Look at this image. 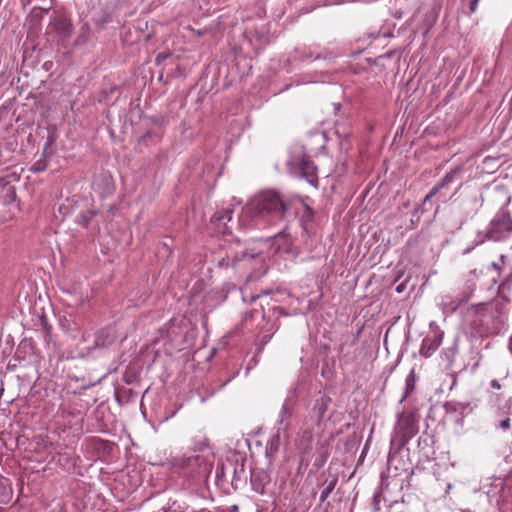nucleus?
<instances>
[{"instance_id":"nucleus-1","label":"nucleus","mask_w":512,"mask_h":512,"mask_svg":"<svg viewBox=\"0 0 512 512\" xmlns=\"http://www.w3.org/2000/svg\"><path fill=\"white\" fill-rule=\"evenodd\" d=\"M511 197L492 216L484 230L476 234L475 245L485 242L506 243L512 240V211L508 205Z\"/></svg>"},{"instance_id":"nucleus-2","label":"nucleus","mask_w":512,"mask_h":512,"mask_svg":"<svg viewBox=\"0 0 512 512\" xmlns=\"http://www.w3.org/2000/svg\"><path fill=\"white\" fill-rule=\"evenodd\" d=\"M212 454L209 456L204 454L174 457L170 460L172 469L175 472L181 473L187 477H190L194 485H201L206 483L210 476L213 468Z\"/></svg>"},{"instance_id":"nucleus-3","label":"nucleus","mask_w":512,"mask_h":512,"mask_svg":"<svg viewBox=\"0 0 512 512\" xmlns=\"http://www.w3.org/2000/svg\"><path fill=\"white\" fill-rule=\"evenodd\" d=\"M213 262L222 270L231 269L234 274L243 275L252 269L255 264L262 263V257L258 254H250L246 251H235L232 247L220 248L214 253Z\"/></svg>"},{"instance_id":"nucleus-4","label":"nucleus","mask_w":512,"mask_h":512,"mask_svg":"<svg viewBox=\"0 0 512 512\" xmlns=\"http://www.w3.org/2000/svg\"><path fill=\"white\" fill-rule=\"evenodd\" d=\"M420 415L417 410L403 411L398 415L391 439L392 452L402 450L406 444L418 433Z\"/></svg>"},{"instance_id":"nucleus-5","label":"nucleus","mask_w":512,"mask_h":512,"mask_svg":"<svg viewBox=\"0 0 512 512\" xmlns=\"http://www.w3.org/2000/svg\"><path fill=\"white\" fill-rule=\"evenodd\" d=\"M292 202L286 201L278 192L273 190L262 191L249 203V209L255 216L276 214L284 216L291 208Z\"/></svg>"},{"instance_id":"nucleus-6","label":"nucleus","mask_w":512,"mask_h":512,"mask_svg":"<svg viewBox=\"0 0 512 512\" xmlns=\"http://www.w3.org/2000/svg\"><path fill=\"white\" fill-rule=\"evenodd\" d=\"M459 354V339L455 338L453 342L444 347L440 352V361L444 364L445 370L448 372L450 377L452 378V385L450 389L453 388L457 383V372L455 369H458V372L465 371L470 363H465L464 361H458L457 357Z\"/></svg>"},{"instance_id":"nucleus-7","label":"nucleus","mask_w":512,"mask_h":512,"mask_svg":"<svg viewBox=\"0 0 512 512\" xmlns=\"http://www.w3.org/2000/svg\"><path fill=\"white\" fill-rule=\"evenodd\" d=\"M463 172V168L461 165H458L451 169L445 176L432 187V189L428 192V194L424 197L421 204H418L414 211L413 216L418 214H424L431 210L432 208V198L436 195H440L441 190L447 188L450 184L455 182L461 173Z\"/></svg>"},{"instance_id":"nucleus-8","label":"nucleus","mask_w":512,"mask_h":512,"mask_svg":"<svg viewBox=\"0 0 512 512\" xmlns=\"http://www.w3.org/2000/svg\"><path fill=\"white\" fill-rule=\"evenodd\" d=\"M397 461L396 452H389L388 467L386 473H381L380 487L384 491L404 490V481L406 478L402 475V470L399 471L395 462Z\"/></svg>"},{"instance_id":"nucleus-9","label":"nucleus","mask_w":512,"mask_h":512,"mask_svg":"<svg viewBox=\"0 0 512 512\" xmlns=\"http://www.w3.org/2000/svg\"><path fill=\"white\" fill-rule=\"evenodd\" d=\"M49 27L60 41L69 40L74 32L72 18L66 11L54 10L50 17Z\"/></svg>"},{"instance_id":"nucleus-10","label":"nucleus","mask_w":512,"mask_h":512,"mask_svg":"<svg viewBox=\"0 0 512 512\" xmlns=\"http://www.w3.org/2000/svg\"><path fill=\"white\" fill-rule=\"evenodd\" d=\"M444 332L434 323L430 324V332L423 338L419 354L424 358L431 357L443 342Z\"/></svg>"},{"instance_id":"nucleus-11","label":"nucleus","mask_w":512,"mask_h":512,"mask_svg":"<svg viewBox=\"0 0 512 512\" xmlns=\"http://www.w3.org/2000/svg\"><path fill=\"white\" fill-rule=\"evenodd\" d=\"M332 403V399L329 395L319 391L313 401L310 410L311 416L316 420L317 424L320 425L324 420H330L332 414L327 415L328 409Z\"/></svg>"},{"instance_id":"nucleus-12","label":"nucleus","mask_w":512,"mask_h":512,"mask_svg":"<svg viewBox=\"0 0 512 512\" xmlns=\"http://www.w3.org/2000/svg\"><path fill=\"white\" fill-rule=\"evenodd\" d=\"M310 200L311 199L308 196L300 197L299 202L301 209L296 211V217L298 218L300 226L306 235H309L315 219L314 210L309 205Z\"/></svg>"},{"instance_id":"nucleus-13","label":"nucleus","mask_w":512,"mask_h":512,"mask_svg":"<svg viewBox=\"0 0 512 512\" xmlns=\"http://www.w3.org/2000/svg\"><path fill=\"white\" fill-rule=\"evenodd\" d=\"M116 339L117 335L115 329L112 327H104L95 333L93 346L88 348V350L109 348L116 342Z\"/></svg>"},{"instance_id":"nucleus-14","label":"nucleus","mask_w":512,"mask_h":512,"mask_svg":"<svg viewBox=\"0 0 512 512\" xmlns=\"http://www.w3.org/2000/svg\"><path fill=\"white\" fill-rule=\"evenodd\" d=\"M271 482L270 474L261 468L250 469V484L252 490L256 493L263 495L266 491V486Z\"/></svg>"},{"instance_id":"nucleus-15","label":"nucleus","mask_w":512,"mask_h":512,"mask_svg":"<svg viewBox=\"0 0 512 512\" xmlns=\"http://www.w3.org/2000/svg\"><path fill=\"white\" fill-rule=\"evenodd\" d=\"M298 176L305 179L312 187L318 188L319 179L317 173V167L313 161L303 158L298 166Z\"/></svg>"},{"instance_id":"nucleus-16","label":"nucleus","mask_w":512,"mask_h":512,"mask_svg":"<svg viewBox=\"0 0 512 512\" xmlns=\"http://www.w3.org/2000/svg\"><path fill=\"white\" fill-rule=\"evenodd\" d=\"M338 483V477L329 471L322 472L316 480L317 486L324 487L320 493L319 501L324 503Z\"/></svg>"},{"instance_id":"nucleus-17","label":"nucleus","mask_w":512,"mask_h":512,"mask_svg":"<svg viewBox=\"0 0 512 512\" xmlns=\"http://www.w3.org/2000/svg\"><path fill=\"white\" fill-rule=\"evenodd\" d=\"M330 455V441L329 440H323V441H317L316 443V450L312 455L313 460V470L318 471L320 468H322L326 461L328 460Z\"/></svg>"},{"instance_id":"nucleus-18","label":"nucleus","mask_w":512,"mask_h":512,"mask_svg":"<svg viewBox=\"0 0 512 512\" xmlns=\"http://www.w3.org/2000/svg\"><path fill=\"white\" fill-rule=\"evenodd\" d=\"M233 468V477L230 482L231 487L234 491H237L241 486H243L247 481V472L245 470V460L243 459L241 462L236 461L235 463H230Z\"/></svg>"},{"instance_id":"nucleus-19","label":"nucleus","mask_w":512,"mask_h":512,"mask_svg":"<svg viewBox=\"0 0 512 512\" xmlns=\"http://www.w3.org/2000/svg\"><path fill=\"white\" fill-rule=\"evenodd\" d=\"M58 139L57 127L53 124L47 127V137L42 154L52 157L56 153L55 142Z\"/></svg>"},{"instance_id":"nucleus-20","label":"nucleus","mask_w":512,"mask_h":512,"mask_svg":"<svg viewBox=\"0 0 512 512\" xmlns=\"http://www.w3.org/2000/svg\"><path fill=\"white\" fill-rule=\"evenodd\" d=\"M114 393L115 400L120 406L134 402L138 397V393L136 391L123 386L116 387Z\"/></svg>"},{"instance_id":"nucleus-21","label":"nucleus","mask_w":512,"mask_h":512,"mask_svg":"<svg viewBox=\"0 0 512 512\" xmlns=\"http://www.w3.org/2000/svg\"><path fill=\"white\" fill-rule=\"evenodd\" d=\"M469 403L445 402L443 409L445 413L450 416H456L455 421L462 420L464 413L469 409Z\"/></svg>"},{"instance_id":"nucleus-22","label":"nucleus","mask_w":512,"mask_h":512,"mask_svg":"<svg viewBox=\"0 0 512 512\" xmlns=\"http://www.w3.org/2000/svg\"><path fill=\"white\" fill-rule=\"evenodd\" d=\"M294 411L293 402L286 400L280 410L278 425L279 429L288 430L290 428L289 419L292 417Z\"/></svg>"},{"instance_id":"nucleus-23","label":"nucleus","mask_w":512,"mask_h":512,"mask_svg":"<svg viewBox=\"0 0 512 512\" xmlns=\"http://www.w3.org/2000/svg\"><path fill=\"white\" fill-rule=\"evenodd\" d=\"M162 136L163 130L154 128L147 129L146 132L141 137H139L138 145L144 147L155 145L160 141Z\"/></svg>"},{"instance_id":"nucleus-24","label":"nucleus","mask_w":512,"mask_h":512,"mask_svg":"<svg viewBox=\"0 0 512 512\" xmlns=\"http://www.w3.org/2000/svg\"><path fill=\"white\" fill-rule=\"evenodd\" d=\"M434 444V437L430 434H427V433H423L419 438H418V449L420 452L423 453V456L426 458V459H430V457L432 455H434V450H433V447L432 445Z\"/></svg>"},{"instance_id":"nucleus-25","label":"nucleus","mask_w":512,"mask_h":512,"mask_svg":"<svg viewBox=\"0 0 512 512\" xmlns=\"http://www.w3.org/2000/svg\"><path fill=\"white\" fill-rule=\"evenodd\" d=\"M281 444V438L279 433L273 434L267 441L266 447H265V456L271 463L274 459L276 454L279 451Z\"/></svg>"},{"instance_id":"nucleus-26","label":"nucleus","mask_w":512,"mask_h":512,"mask_svg":"<svg viewBox=\"0 0 512 512\" xmlns=\"http://www.w3.org/2000/svg\"><path fill=\"white\" fill-rule=\"evenodd\" d=\"M92 445L98 454L105 456L112 455L115 448V444L113 442L101 438H93Z\"/></svg>"},{"instance_id":"nucleus-27","label":"nucleus","mask_w":512,"mask_h":512,"mask_svg":"<svg viewBox=\"0 0 512 512\" xmlns=\"http://www.w3.org/2000/svg\"><path fill=\"white\" fill-rule=\"evenodd\" d=\"M79 458H75L70 454L67 453H56L52 461H54L57 465L63 467L65 470H70L71 468H74L76 465V461Z\"/></svg>"},{"instance_id":"nucleus-28","label":"nucleus","mask_w":512,"mask_h":512,"mask_svg":"<svg viewBox=\"0 0 512 512\" xmlns=\"http://www.w3.org/2000/svg\"><path fill=\"white\" fill-rule=\"evenodd\" d=\"M473 294V289L471 287H467L461 292L457 294V296L451 300L450 307L453 311H455L461 305L467 303Z\"/></svg>"},{"instance_id":"nucleus-29","label":"nucleus","mask_w":512,"mask_h":512,"mask_svg":"<svg viewBox=\"0 0 512 512\" xmlns=\"http://www.w3.org/2000/svg\"><path fill=\"white\" fill-rule=\"evenodd\" d=\"M99 214L98 210H85L82 211L76 218L75 222L76 224L82 226L83 228H88L91 220L94 216H97Z\"/></svg>"},{"instance_id":"nucleus-30","label":"nucleus","mask_w":512,"mask_h":512,"mask_svg":"<svg viewBox=\"0 0 512 512\" xmlns=\"http://www.w3.org/2000/svg\"><path fill=\"white\" fill-rule=\"evenodd\" d=\"M233 214V209H222L220 211H216L211 217V223L220 224L223 222L224 226L226 225L225 221H231Z\"/></svg>"},{"instance_id":"nucleus-31","label":"nucleus","mask_w":512,"mask_h":512,"mask_svg":"<svg viewBox=\"0 0 512 512\" xmlns=\"http://www.w3.org/2000/svg\"><path fill=\"white\" fill-rule=\"evenodd\" d=\"M512 291V271L503 279L498 287V292L502 294V298L505 301H509V298L505 295L506 293L510 294Z\"/></svg>"},{"instance_id":"nucleus-32","label":"nucleus","mask_w":512,"mask_h":512,"mask_svg":"<svg viewBox=\"0 0 512 512\" xmlns=\"http://www.w3.org/2000/svg\"><path fill=\"white\" fill-rule=\"evenodd\" d=\"M50 159V156H44L41 153V157L29 168V171L34 174L44 172L48 167Z\"/></svg>"},{"instance_id":"nucleus-33","label":"nucleus","mask_w":512,"mask_h":512,"mask_svg":"<svg viewBox=\"0 0 512 512\" xmlns=\"http://www.w3.org/2000/svg\"><path fill=\"white\" fill-rule=\"evenodd\" d=\"M77 207V200L75 196L71 198H67L66 202L59 206L58 211L63 216H67L69 213H72Z\"/></svg>"},{"instance_id":"nucleus-34","label":"nucleus","mask_w":512,"mask_h":512,"mask_svg":"<svg viewBox=\"0 0 512 512\" xmlns=\"http://www.w3.org/2000/svg\"><path fill=\"white\" fill-rule=\"evenodd\" d=\"M50 8L34 7L31 10L30 18L31 22L36 25L39 24L44 16L49 12Z\"/></svg>"},{"instance_id":"nucleus-35","label":"nucleus","mask_w":512,"mask_h":512,"mask_svg":"<svg viewBox=\"0 0 512 512\" xmlns=\"http://www.w3.org/2000/svg\"><path fill=\"white\" fill-rule=\"evenodd\" d=\"M415 373L414 370H412L409 375L406 378L405 381V392L400 400V402H403L415 389Z\"/></svg>"},{"instance_id":"nucleus-36","label":"nucleus","mask_w":512,"mask_h":512,"mask_svg":"<svg viewBox=\"0 0 512 512\" xmlns=\"http://www.w3.org/2000/svg\"><path fill=\"white\" fill-rule=\"evenodd\" d=\"M166 329V338L170 341H175L176 336L179 333L180 327L175 325L174 319H170L165 325Z\"/></svg>"},{"instance_id":"nucleus-37","label":"nucleus","mask_w":512,"mask_h":512,"mask_svg":"<svg viewBox=\"0 0 512 512\" xmlns=\"http://www.w3.org/2000/svg\"><path fill=\"white\" fill-rule=\"evenodd\" d=\"M272 312V315L276 318H279L280 316H287L288 313L284 310L283 307L280 306H272L268 307V310L266 311L264 307H262V316L263 318L270 317V313Z\"/></svg>"},{"instance_id":"nucleus-38","label":"nucleus","mask_w":512,"mask_h":512,"mask_svg":"<svg viewBox=\"0 0 512 512\" xmlns=\"http://www.w3.org/2000/svg\"><path fill=\"white\" fill-rule=\"evenodd\" d=\"M384 490L381 489L379 486V489L373 494V499L371 503V510L372 512H379L381 510V502L384 500L383 497Z\"/></svg>"},{"instance_id":"nucleus-39","label":"nucleus","mask_w":512,"mask_h":512,"mask_svg":"<svg viewBox=\"0 0 512 512\" xmlns=\"http://www.w3.org/2000/svg\"><path fill=\"white\" fill-rule=\"evenodd\" d=\"M8 191H5L0 195L1 201L4 205H11L16 200V188L8 187Z\"/></svg>"},{"instance_id":"nucleus-40","label":"nucleus","mask_w":512,"mask_h":512,"mask_svg":"<svg viewBox=\"0 0 512 512\" xmlns=\"http://www.w3.org/2000/svg\"><path fill=\"white\" fill-rule=\"evenodd\" d=\"M112 21V16L108 12H103L101 15L94 17L93 22L99 29H104L105 26Z\"/></svg>"},{"instance_id":"nucleus-41","label":"nucleus","mask_w":512,"mask_h":512,"mask_svg":"<svg viewBox=\"0 0 512 512\" xmlns=\"http://www.w3.org/2000/svg\"><path fill=\"white\" fill-rule=\"evenodd\" d=\"M414 474L413 469H410L408 467L402 468V475L406 478V481H404V490H410L412 488H415L417 485L412 483V476Z\"/></svg>"},{"instance_id":"nucleus-42","label":"nucleus","mask_w":512,"mask_h":512,"mask_svg":"<svg viewBox=\"0 0 512 512\" xmlns=\"http://www.w3.org/2000/svg\"><path fill=\"white\" fill-rule=\"evenodd\" d=\"M225 470L226 466L223 463L218 464L216 467L215 481L216 484L220 487H223L224 483L226 482Z\"/></svg>"},{"instance_id":"nucleus-43","label":"nucleus","mask_w":512,"mask_h":512,"mask_svg":"<svg viewBox=\"0 0 512 512\" xmlns=\"http://www.w3.org/2000/svg\"><path fill=\"white\" fill-rule=\"evenodd\" d=\"M510 422H511L510 417L504 416L499 420H495L494 425H495V427H497L503 431H508L511 427Z\"/></svg>"},{"instance_id":"nucleus-44","label":"nucleus","mask_w":512,"mask_h":512,"mask_svg":"<svg viewBox=\"0 0 512 512\" xmlns=\"http://www.w3.org/2000/svg\"><path fill=\"white\" fill-rule=\"evenodd\" d=\"M390 512H410L409 509L404 505V500L402 499L401 502L394 501L390 504Z\"/></svg>"},{"instance_id":"nucleus-45","label":"nucleus","mask_w":512,"mask_h":512,"mask_svg":"<svg viewBox=\"0 0 512 512\" xmlns=\"http://www.w3.org/2000/svg\"><path fill=\"white\" fill-rule=\"evenodd\" d=\"M359 443V440L357 439L356 435H351L347 437L345 441V450L350 452L352 449H354L357 444Z\"/></svg>"},{"instance_id":"nucleus-46","label":"nucleus","mask_w":512,"mask_h":512,"mask_svg":"<svg viewBox=\"0 0 512 512\" xmlns=\"http://www.w3.org/2000/svg\"><path fill=\"white\" fill-rule=\"evenodd\" d=\"M41 327L45 332L46 338H51L52 326L48 323L45 317L41 318Z\"/></svg>"},{"instance_id":"nucleus-47","label":"nucleus","mask_w":512,"mask_h":512,"mask_svg":"<svg viewBox=\"0 0 512 512\" xmlns=\"http://www.w3.org/2000/svg\"><path fill=\"white\" fill-rule=\"evenodd\" d=\"M204 450H209L208 439H204V440L200 441L199 443L195 444L193 447L194 452H197V451L203 452Z\"/></svg>"},{"instance_id":"nucleus-48","label":"nucleus","mask_w":512,"mask_h":512,"mask_svg":"<svg viewBox=\"0 0 512 512\" xmlns=\"http://www.w3.org/2000/svg\"><path fill=\"white\" fill-rule=\"evenodd\" d=\"M172 53L171 52H161L159 54L156 55L155 57V64L156 65H161L166 59H168L169 57H171Z\"/></svg>"},{"instance_id":"nucleus-49","label":"nucleus","mask_w":512,"mask_h":512,"mask_svg":"<svg viewBox=\"0 0 512 512\" xmlns=\"http://www.w3.org/2000/svg\"><path fill=\"white\" fill-rule=\"evenodd\" d=\"M8 187H14L11 182L5 178L0 177V195L3 194L5 191H8Z\"/></svg>"},{"instance_id":"nucleus-50","label":"nucleus","mask_w":512,"mask_h":512,"mask_svg":"<svg viewBox=\"0 0 512 512\" xmlns=\"http://www.w3.org/2000/svg\"><path fill=\"white\" fill-rule=\"evenodd\" d=\"M2 490V497L0 498L1 503H7L11 495V489H7L4 485L0 486Z\"/></svg>"},{"instance_id":"nucleus-51","label":"nucleus","mask_w":512,"mask_h":512,"mask_svg":"<svg viewBox=\"0 0 512 512\" xmlns=\"http://www.w3.org/2000/svg\"><path fill=\"white\" fill-rule=\"evenodd\" d=\"M505 259H506L505 255H503V254L500 255V258H499L500 262H492L490 265L491 268L500 272L502 270V265H504V263H505Z\"/></svg>"},{"instance_id":"nucleus-52","label":"nucleus","mask_w":512,"mask_h":512,"mask_svg":"<svg viewBox=\"0 0 512 512\" xmlns=\"http://www.w3.org/2000/svg\"><path fill=\"white\" fill-rule=\"evenodd\" d=\"M462 2H468L469 14H473L477 11L478 3L480 0H461Z\"/></svg>"},{"instance_id":"nucleus-53","label":"nucleus","mask_w":512,"mask_h":512,"mask_svg":"<svg viewBox=\"0 0 512 512\" xmlns=\"http://www.w3.org/2000/svg\"><path fill=\"white\" fill-rule=\"evenodd\" d=\"M150 121L155 126L154 129L162 130V127H163V124H164V118H162V117H151Z\"/></svg>"},{"instance_id":"nucleus-54","label":"nucleus","mask_w":512,"mask_h":512,"mask_svg":"<svg viewBox=\"0 0 512 512\" xmlns=\"http://www.w3.org/2000/svg\"><path fill=\"white\" fill-rule=\"evenodd\" d=\"M312 439H313L312 432L310 430H304L302 433V436H301V441L311 443Z\"/></svg>"},{"instance_id":"nucleus-55","label":"nucleus","mask_w":512,"mask_h":512,"mask_svg":"<svg viewBox=\"0 0 512 512\" xmlns=\"http://www.w3.org/2000/svg\"><path fill=\"white\" fill-rule=\"evenodd\" d=\"M123 380L126 384H132L137 380V376L134 373H126L123 377Z\"/></svg>"},{"instance_id":"nucleus-56","label":"nucleus","mask_w":512,"mask_h":512,"mask_svg":"<svg viewBox=\"0 0 512 512\" xmlns=\"http://www.w3.org/2000/svg\"><path fill=\"white\" fill-rule=\"evenodd\" d=\"M407 282H408V280H407V279H406V280H404V281H402L400 284H398V285L396 286L395 291H396L398 294H400V293L404 292V291H405V289H406Z\"/></svg>"},{"instance_id":"nucleus-57","label":"nucleus","mask_w":512,"mask_h":512,"mask_svg":"<svg viewBox=\"0 0 512 512\" xmlns=\"http://www.w3.org/2000/svg\"><path fill=\"white\" fill-rule=\"evenodd\" d=\"M490 387L493 388V389H497L498 390V389H501V384H500V382L498 380L493 379L490 382Z\"/></svg>"},{"instance_id":"nucleus-58","label":"nucleus","mask_w":512,"mask_h":512,"mask_svg":"<svg viewBox=\"0 0 512 512\" xmlns=\"http://www.w3.org/2000/svg\"><path fill=\"white\" fill-rule=\"evenodd\" d=\"M421 215H422V214H418V215H415V216H413V215H412L411 222H412V224H413V225H415V224H418V223H419L420 218H421Z\"/></svg>"},{"instance_id":"nucleus-59","label":"nucleus","mask_w":512,"mask_h":512,"mask_svg":"<svg viewBox=\"0 0 512 512\" xmlns=\"http://www.w3.org/2000/svg\"><path fill=\"white\" fill-rule=\"evenodd\" d=\"M271 337H272V335H263L262 343L267 344L270 341Z\"/></svg>"},{"instance_id":"nucleus-60","label":"nucleus","mask_w":512,"mask_h":512,"mask_svg":"<svg viewBox=\"0 0 512 512\" xmlns=\"http://www.w3.org/2000/svg\"><path fill=\"white\" fill-rule=\"evenodd\" d=\"M477 245H475V243L470 246V247H467L464 251H463V254H467V253H470Z\"/></svg>"},{"instance_id":"nucleus-61","label":"nucleus","mask_w":512,"mask_h":512,"mask_svg":"<svg viewBox=\"0 0 512 512\" xmlns=\"http://www.w3.org/2000/svg\"><path fill=\"white\" fill-rule=\"evenodd\" d=\"M267 294H269V292H268V291H262V293H261V294H258V295L253 296V297H252V301H254V300H256V299L260 298V297H261V295H267Z\"/></svg>"},{"instance_id":"nucleus-62","label":"nucleus","mask_w":512,"mask_h":512,"mask_svg":"<svg viewBox=\"0 0 512 512\" xmlns=\"http://www.w3.org/2000/svg\"><path fill=\"white\" fill-rule=\"evenodd\" d=\"M508 349H509V352L512 355V333H511V336L509 337V340H508Z\"/></svg>"},{"instance_id":"nucleus-63","label":"nucleus","mask_w":512,"mask_h":512,"mask_svg":"<svg viewBox=\"0 0 512 512\" xmlns=\"http://www.w3.org/2000/svg\"><path fill=\"white\" fill-rule=\"evenodd\" d=\"M86 40H87V38H86V37H84V36L81 34V35H79V37H78V39H77V42H78V43H84V42H86Z\"/></svg>"},{"instance_id":"nucleus-64","label":"nucleus","mask_w":512,"mask_h":512,"mask_svg":"<svg viewBox=\"0 0 512 512\" xmlns=\"http://www.w3.org/2000/svg\"><path fill=\"white\" fill-rule=\"evenodd\" d=\"M333 107H334L335 113H337L341 109V104L340 103H334Z\"/></svg>"}]
</instances>
